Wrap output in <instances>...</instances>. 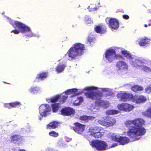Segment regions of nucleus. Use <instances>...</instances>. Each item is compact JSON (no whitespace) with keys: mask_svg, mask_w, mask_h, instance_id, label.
<instances>
[{"mask_svg":"<svg viewBox=\"0 0 151 151\" xmlns=\"http://www.w3.org/2000/svg\"><path fill=\"white\" fill-rule=\"evenodd\" d=\"M145 121L141 119H135L133 120L126 121L125 124L127 127H131L127 132V135L132 141L138 140L140 137L146 132L144 128L142 127Z\"/></svg>","mask_w":151,"mask_h":151,"instance_id":"f257e3e1","label":"nucleus"},{"mask_svg":"<svg viewBox=\"0 0 151 151\" xmlns=\"http://www.w3.org/2000/svg\"><path fill=\"white\" fill-rule=\"evenodd\" d=\"M85 50L84 45L80 43L74 44L67 53L70 60L79 59L80 57L84 53Z\"/></svg>","mask_w":151,"mask_h":151,"instance_id":"f03ea898","label":"nucleus"},{"mask_svg":"<svg viewBox=\"0 0 151 151\" xmlns=\"http://www.w3.org/2000/svg\"><path fill=\"white\" fill-rule=\"evenodd\" d=\"M116 119L112 117L107 116L99 119L98 122L106 127L113 126L116 123Z\"/></svg>","mask_w":151,"mask_h":151,"instance_id":"7ed1b4c3","label":"nucleus"},{"mask_svg":"<svg viewBox=\"0 0 151 151\" xmlns=\"http://www.w3.org/2000/svg\"><path fill=\"white\" fill-rule=\"evenodd\" d=\"M91 145L98 151L104 150L108 148L107 143L104 141L101 140L92 141L91 142Z\"/></svg>","mask_w":151,"mask_h":151,"instance_id":"20e7f679","label":"nucleus"},{"mask_svg":"<svg viewBox=\"0 0 151 151\" xmlns=\"http://www.w3.org/2000/svg\"><path fill=\"white\" fill-rule=\"evenodd\" d=\"M101 131V127L98 126L91 127L88 129L90 135L95 138H99L102 136L103 134L100 132Z\"/></svg>","mask_w":151,"mask_h":151,"instance_id":"39448f33","label":"nucleus"},{"mask_svg":"<svg viewBox=\"0 0 151 151\" xmlns=\"http://www.w3.org/2000/svg\"><path fill=\"white\" fill-rule=\"evenodd\" d=\"M12 26L14 28H18L20 32L22 33L29 32L31 31L30 28L27 26L25 24L17 21H15L12 24Z\"/></svg>","mask_w":151,"mask_h":151,"instance_id":"423d86ee","label":"nucleus"},{"mask_svg":"<svg viewBox=\"0 0 151 151\" xmlns=\"http://www.w3.org/2000/svg\"><path fill=\"white\" fill-rule=\"evenodd\" d=\"M85 95L92 100H95L100 99L102 96L103 94L101 92H95L92 91L86 93Z\"/></svg>","mask_w":151,"mask_h":151,"instance_id":"0eeeda50","label":"nucleus"},{"mask_svg":"<svg viewBox=\"0 0 151 151\" xmlns=\"http://www.w3.org/2000/svg\"><path fill=\"white\" fill-rule=\"evenodd\" d=\"M111 139L113 141L119 143L121 145H124L128 143L130 139L126 137H118L116 135L111 136Z\"/></svg>","mask_w":151,"mask_h":151,"instance_id":"6e6552de","label":"nucleus"},{"mask_svg":"<svg viewBox=\"0 0 151 151\" xmlns=\"http://www.w3.org/2000/svg\"><path fill=\"white\" fill-rule=\"evenodd\" d=\"M117 108L120 110L129 112L132 110L134 108V107L132 104L126 103H123L118 104Z\"/></svg>","mask_w":151,"mask_h":151,"instance_id":"1a4fd4ad","label":"nucleus"},{"mask_svg":"<svg viewBox=\"0 0 151 151\" xmlns=\"http://www.w3.org/2000/svg\"><path fill=\"white\" fill-rule=\"evenodd\" d=\"M75 114V110L69 107L63 108L60 111V114L64 116H73Z\"/></svg>","mask_w":151,"mask_h":151,"instance_id":"9d476101","label":"nucleus"},{"mask_svg":"<svg viewBox=\"0 0 151 151\" xmlns=\"http://www.w3.org/2000/svg\"><path fill=\"white\" fill-rule=\"evenodd\" d=\"M108 25L111 30H116L119 28V24L117 19L111 18L109 19Z\"/></svg>","mask_w":151,"mask_h":151,"instance_id":"9b49d317","label":"nucleus"},{"mask_svg":"<svg viewBox=\"0 0 151 151\" xmlns=\"http://www.w3.org/2000/svg\"><path fill=\"white\" fill-rule=\"evenodd\" d=\"M74 126L72 129L76 133L79 134H81L84 131L85 128V125L79 122H76L74 123Z\"/></svg>","mask_w":151,"mask_h":151,"instance_id":"f8f14e48","label":"nucleus"},{"mask_svg":"<svg viewBox=\"0 0 151 151\" xmlns=\"http://www.w3.org/2000/svg\"><path fill=\"white\" fill-rule=\"evenodd\" d=\"M116 55V52L113 49H109L106 51L105 58L110 62H112L114 60Z\"/></svg>","mask_w":151,"mask_h":151,"instance_id":"ddd939ff","label":"nucleus"},{"mask_svg":"<svg viewBox=\"0 0 151 151\" xmlns=\"http://www.w3.org/2000/svg\"><path fill=\"white\" fill-rule=\"evenodd\" d=\"M39 112L42 117L45 116L48 112L51 111L50 106L47 104L41 105L39 108Z\"/></svg>","mask_w":151,"mask_h":151,"instance_id":"4468645a","label":"nucleus"},{"mask_svg":"<svg viewBox=\"0 0 151 151\" xmlns=\"http://www.w3.org/2000/svg\"><path fill=\"white\" fill-rule=\"evenodd\" d=\"M106 27L103 24H99L95 27L94 30L95 32L100 34L105 33L106 32Z\"/></svg>","mask_w":151,"mask_h":151,"instance_id":"2eb2a0df","label":"nucleus"},{"mask_svg":"<svg viewBox=\"0 0 151 151\" xmlns=\"http://www.w3.org/2000/svg\"><path fill=\"white\" fill-rule=\"evenodd\" d=\"M147 100L145 97L142 95L138 96H134L132 102L137 104L143 103L145 102Z\"/></svg>","mask_w":151,"mask_h":151,"instance_id":"dca6fc26","label":"nucleus"},{"mask_svg":"<svg viewBox=\"0 0 151 151\" xmlns=\"http://www.w3.org/2000/svg\"><path fill=\"white\" fill-rule=\"evenodd\" d=\"M116 66L119 70H121L122 71L126 70H127L128 68L127 65L124 62L122 61L117 62L116 64Z\"/></svg>","mask_w":151,"mask_h":151,"instance_id":"f3484780","label":"nucleus"},{"mask_svg":"<svg viewBox=\"0 0 151 151\" xmlns=\"http://www.w3.org/2000/svg\"><path fill=\"white\" fill-rule=\"evenodd\" d=\"M22 137L18 134H14L10 137L11 142L14 144L18 143L19 144L22 140Z\"/></svg>","mask_w":151,"mask_h":151,"instance_id":"a211bd4d","label":"nucleus"},{"mask_svg":"<svg viewBox=\"0 0 151 151\" xmlns=\"http://www.w3.org/2000/svg\"><path fill=\"white\" fill-rule=\"evenodd\" d=\"M48 76L47 73L42 72L38 74L35 78V79L42 81L46 78Z\"/></svg>","mask_w":151,"mask_h":151,"instance_id":"6ab92c4d","label":"nucleus"},{"mask_svg":"<svg viewBox=\"0 0 151 151\" xmlns=\"http://www.w3.org/2000/svg\"><path fill=\"white\" fill-rule=\"evenodd\" d=\"M78 90L76 88H73L71 89H68L65 91V94L67 95L73 94V96H72L71 97L74 96L78 95L80 94L79 93H77Z\"/></svg>","mask_w":151,"mask_h":151,"instance_id":"aec40b11","label":"nucleus"},{"mask_svg":"<svg viewBox=\"0 0 151 151\" xmlns=\"http://www.w3.org/2000/svg\"><path fill=\"white\" fill-rule=\"evenodd\" d=\"M95 104L99 106L104 108H106L109 106L107 102H105L102 100H99L96 101L95 102Z\"/></svg>","mask_w":151,"mask_h":151,"instance_id":"412c9836","label":"nucleus"},{"mask_svg":"<svg viewBox=\"0 0 151 151\" xmlns=\"http://www.w3.org/2000/svg\"><path fill=\"white\" fill-rule=\"evenodd\" d=\"M143 116L151 119V106L147 108V110L142 112Z\"/></svg>","mask_w":151,"mask_h":151,"instance_id":"4be33fe9","label":"nucleus"},{"mask_svg":"<svg viewBox=\"0 0 151 151\" xmlns=\"http://www.w3.org/2000/svg\"><path fill=\"white\" fill-rule=\"evenodd\" d=\"M58 126V123L56 121H54L50 122L47 126V129H54L56 128Z\"/></svg>","mask_w":151,"mask_h":151,"instance_id":"5701e85b","label":"nucleus"},{"mask_svg":"<svg viewBox=\"0 0 151 151\" xmlns=\"http://www.w3.org/2000/svg\"><path fill=\"white\" fill-rule=\"evenodd\" d=\"M52 110L53 113L57 112L60 107V104L59 103H54L51 105Z\"/></svg>","mask_w":151,"mask_h":151,"instance_id":"b1692460","label":"nucleus"},{"mask_svg":"<svg viewBox=\"0 0 151 151\" xmlns=\"http://www.w3.org/2000/svg\"><path fill=\"white\" fill-rule=\"evenodd\" d=\"M125 101H132V102L134 96L130 93L125 92Z\"/></svg>","mask_w":151,"mask_h":151,"instance_id":"393cba45","label":"nucleus"},{"mask_svg":"<svg viewBox=\"0 0 151 151\" xmlns=\"http://www.w3.org/2000/svg\"><path fill=\"white\" fill-rule=\"evenodd\" d=\"M65 67V64H59L56 67L55 70L58 73H60L64 70Z\"/></svg>","mask_w":151,"mask_h":151,"instance_id":"a878e982","label":"nucleus"},{"mask_svg":"<svg viewBox=\"0 0 151 151\" xmlns=\"http://www.w3.org/2000/svg\"><path fill=\"white\" fill-rule=\"evenodd\" d=\"M148 39L146 37L141 39L139 42V45L141 46H144L149 43Z\"/></svg>","mask_w":151,"mask_h":151,"instance_id":"bb28decb","label":"nucleus"},{"mask_svg":"<svg viewBox=\"0 0 151 151\" xmlns=\"http://www.w3.org/2000/svg\"><path fill=\"white\" fill-rule=\"evenodd\" d=\"M131 89L134 92L142 91L143 90V87L138 85H134L132 86Z\"/></svg>","mask_w":151,"mask_h":151,"instance_id":"cd10ccee","label":"nucleus"},{"mask_svg":"<svg viewBox=\"0 0 151 151\" xmlns=\"http://www.w3.org/2000/svg\"><path fill=\"white\" fill-rule=\"evenodd\" d=\"M125 92H120L117 94V98L122 101H125Z\"/></svg>","mask_w":151,"mask_h":151,"instance_id":"c85d7f7f","label":"nucleus"},{"mask_svg":"<svg viewBox=\"0 0 151 151\" xmlns=\"http://www.w3.org/2000/svg\"><path fill=\"white\" fill-rule=\"evenodd\" d=\"M60 96L58 95L49 99L50 101L52 103H55L58 101L60 99Z\"/></svg>","mask_w":151,"mask_h":151,"instance_id":"c756f323","label":"nucleus"},{"mask_svg":"<svg viewBox=\"0 0 151 151\" xmlns=\"http://www.w3.org/2000/svg\"><path fill=\"white\" fill-rule=\"evenodd\" d=\"M121 52L125 57L128 59L131 60L133 58L132 56L127 51L125 50H122Z\"/></svg>","mask_w":151,"mask_h":151,"instance_id":"7c9ffc66","label":"nucleus"},{"mask_svg":"<svg viewBox=\"0 0 151 151\" xmlns=\"http://www.w3.org/2000/svg\"><path fill=\"white\" fill-rule=\"evenodd\" d=\"M144 62L139 59H136L135 61L133 62V64L134 65L135 67H138L139 66V64H142Z\"/></svg>","mask_w":151,"mask_h":151,"instance_id":"2f4dec72","label":"nucleus"},{"mask_svg":"<svg viewBox=\"0 0 151 151\" xmlns=\"http://www.w3.org/2000/svg\"><path fill=\"white\" fill-rule=\"evenodd\" d=\"M40 89L37 87H31L30 89V92L34 94L37 93L40 91Z\"/></svg>","mask_w":151,"mask_h":151,"instance_id":"473e14b6","label":"nucleus"},{"mask_svg":"<svg viewBox=\"0 0 151 151\" xmlns=\"http://www.w3.org/2000/svg\"><path fill=\"white\" fill-rule=\"evenodd\" d=\"M10 104L11 105V106L12 107H18L21 105L20 102L18 101L10 103Z\"/></svg>","mask_w":151,"mask_h":151,"instance_id":"72a5a7b5","label":"nucleus"},{"mask_svg":"<svg viewBox=\"0 0 151 151\" xmlns=\"http://www.w3.org/2000/svg\"><path fill=\"white\" fill-rule=\"evenodd\" d=\"M119 111L117 110H108L106 113L109 115H114L118 114Z\"/></svg>","mask_w":151,"mask_h":151,"instance_id":"f704fd0d","label":"nucleus"},{"mask_svg":"<svg viewBox=\"0 0 151 151\" xmlns=\"http://www.w3.org/2000/svg\"><path fill=\"white\" fill-rule=\"evenodd\" d=\"M91 117L87 116H83L80 117V119L81 120L85 121H88V120L91 119Z\"/></svg>","mask_w":151,"mask_h":151,"instance_id":"c9c22d12","label":"nucleus"},{"mask_svg":"<svg viewBox=\"0 0 151 151\" xmlns=\"http://www.w3.org/2000/svg\"><path fill=\"white\" fill-rule=\"evenodd\" d=\"M95 40L94 37L92 35H90L88 36L87 39L88 42H89V44H91V42H93Z\"/></svg>","mask_w":151,"mask_h":151,"instance_id":"e433bc0d","label":"nucleus"},{"mask_svg":"<svg viewBox=\"0 0 151 151\" xmlns=\"http://www.w3.org/2000/svg\"><path fill=\"white\" fill-rule=\"evenodd\" d=\"M49 134L51 136L56 137L59 136V134L58 132L54 131H51L49 132Z\"/></svg>","mask_w":151,"mask_h":151,"instance_id":"4c0bfd02","label":"nucleus"},{"mask_svg":"<svg viewBox=\"0 0 151 151\" xmlns=\"http://www.w3.org/2000/svg\"><path fill=\"white\" fill-rule=\"evenodd\" d=\"M98 8L97 7H93L91 5L88 6V9L90 12L95 11L98 9Z\"/></svg>","mask_w":151,"mask_h":151,"instance_id":"58836bf2","label":"nucleus"},{"mask_svg":"<svg viewBox=\"0 0 151 151\" xmlns=\"http://www.w3.org/2000/svg\"><path fill=\"white\" fill-rule=\"evenodd\" d=\"M145 92L147 93H150L151 92V84L147 86L145 88Z\"/></svg>","mask_w":151,"mask_h":151,"instance_id":"ea45409f","label":"nucleus"},{"mask_svg":"<svg viewBox=\"0 0 151 151\" xmlns=\"http://www.w3.org/2000/svg\"><path fill=\"white\" fill-rule=\"evenodd\" d=\"M142 69L146 72L151 71V69L150 68L145 66H143Z\"/></svg>","mask_w":151,"mask_h":151,"instance_id":"a19ab883","label":"nucleus"},{"mask_svg":"<svg viewBox=\"0 0 151 151\" xmlns=\"http://www.w3.org/2000/svg\"><path fill=\"white\" fill-rule=\"evenodd\" d=\"M20 32L19 30H17V29H14L13 30H12L11 31V32H13L14 34H18Z\"/></svg>","mask_w":151,"mask_h":151,"instance_id":"79ce46f5","label":"nucleus"},{"mask_svg":"<svg viewBox=\"0 0 151 151\" xmlns=\"http://www.w3.org/2000/svg\"><path fill=\"white\" fill-rule=\"evenodd\" d=\"M112 93L111 91H107L106 93L105 94L106 96H109L112 95Z\"/></svg>","mask_w":151,"mask_h":151,"instance_id":"37998d69","label":"nucleus"},{"mask_svg":"<svg viewBox=\"0 0 151 151\" xmlns=\"http://www.w3.org/2000/svg\"><path fill=\"white\" fill-rule=\"evenodd\" d=\"M4 106L5 107L8 108L9 109L10 108L11 106V105L10 104V103H6L4 104Z\"/></svg>","mask_w":151,"mask_h":151,"instance_id":"c03bdc74","label":"nucleus"},{"mask_svg":"<svg viewBox=\"0 0 151 151\" xmlns=\"http://www.w3.org/2000/svg\"><path fill=\"white\" fill-rule=\"evenodd\" d=\"M122 17L123 19H128L129 18V16L127 14H124L122 15Z\"/></svg>","mask_w":151,"mask_h":151,"instance_id":"a18cd8bd","label":"nucleus"},{"mask_svg":"<svg viewBox=\"0 0 151 151\" xmlns=\"http://www.w3.org/2000/svg\"><path fill=\"white\" fill-rule=\"evenodd\" d=\"M94 87H88L86 88V89L87 90L89 91L91 90L92 89H94V88H93Z\"/></svg>","mask_w":151,"mask_h":151,"instance_id":"49530a36","label":"nucleus"},{"mask_svg":"<svg viewBox=\"0 0 151 151\" xmlns=\"http://www.w3.org/2000/svg\"><path fill=\"white\" fill-rule=\"evenodd\" d=\"M78 100H79L81 102H82L83 101V98L82 97H80L78 98Z\"/></svg>","mask_w":151,"mask_h":151,"instance_id":"de8ad7c7","label":"nucleus"},{"mask_svg":"<svg viewBox=\"0 0 151 151\" xmlns=\"http://www.w3.org/2000/svg\"><path fill=\"white\" fill-rule=\"evenodd\" d=\"M148 26H151V20L150 19L148 21Z\"/></svg>","mask_w":151,"mask_h":151,"instance_id":"09e8293b","label":"nucleus"},{"mask_svg":"<svg viewBox=\"0 0 151 151\" xmlns=\"http://www.w3.org/2000/svg\"><path fill=\"white\" fill-rule=\"evenodd\" d=\"M67 98V97L65 96H63V101H64L65 100H66Z\"/></svg>","mask_w":151,"mask_h":151,"instance_id":"8fccbe9b","label":"nucleus"},{"mask_svg":"<svg viewBox=\"0 0 151 151\" xmlns=\"http://www.w3.org/2000/svg\"><path fill=\"white\" fill-rule=\"evenodd\" d=\"M147 13H151V9H149L147 10Z\"/></svg>","mask_w":151,"mask_h":151,"instance_id":"3c124183","label":"nucleus"},{"mask_svg":"<svg viewBox=\"0 0 151 151\" xmlns=\"http://www.w3.org/2000/svg\"><path fill=\"white\" fill-rule=\"evenodd\" d=\"M144 26L145 27H147L148 26V25H147L146 24H144Z\"/></svg>","mask_w":151,"mask_h":151,"instance_id":"603ef678","label":"nucleus"},{"mask_svg":"<svg viewBox=\"0 0 151 151\" xmlns=\"http://www.w3.org/2000/svg\"><path fill=\"white\" fill-rule=\"evenodd\" d=\"M19 151H25L23 150H19Z\"/></svg>","mask_w":151,"mask_h":151,"instance_id":"864d4df0","label":"nucleus"},{"mask_svg":"<svg viewBox=\"0 0 151 151\" xmlns=\"http://www.w3.org/2000/svg\"><path fill=\"white\" fill-rule=\"evenodd\" d=\"M4 83H7V84H10V83H7L5 82H4Z\"/></svg>","mask_w":151,"mask_h":151,"instance_id":"5fc2aeb1","label":"nucleus"},{"mask_svg":"<svg viewBox=\"0 0 151 151\" xmlns=\"http://www.w3.org/2000/svg\"><path fill=\"white\" fill-rule=\"evenodd\" d=\"M39 119L41 120H42V119L41 117L39 118Z\"/></svg>","mask_w":151,"mask_h":151,"instance_id":"6e6d98bb","label":"nucleus"}]
</instances>
